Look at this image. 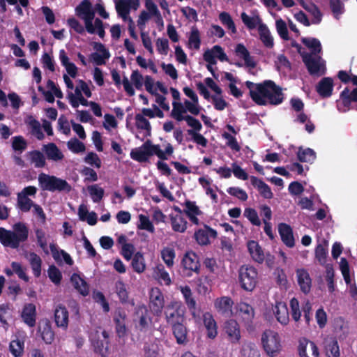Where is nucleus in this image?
Listing matches in <instances>:
<instances>
[{"label":"nucleus","instance_id":"nucleus-6","mask_svg":"<svg viewBox=\"0 0 357 357\" xmlns=\"http://www.w3.org/2000/svg\"><path fill=\"white\" fill-rule=\"evenodd\" d=\"M257 275L258 273L255 267L248 265L242 266L238 271L241 287L245 291H252L257 282Z\"/></svg>","mask_w":357,"mask_h":357},{"label":"nucleus","instance_id":"nucleus-48","mask_svg":"<svg viewBox=\"0 0 357 357\" xmlns=\"http://www.w3.org/2000/svg\"><path fill=\"white\" fill-rule=\"evenodd\" d=\"M130 4L128 0H119L116 3V10L119 17L126 20L129 15Z\"/></svg>","mask_w":357,"mask_h":357},{"label":"nucleus","instance_id":"nucleus-32","mask_svg":"<svg viewBox=\"0 0 357 357\" xmlns=\"http://www.w3.org/2000/svg\"><path fill=\"white\" fill-rule=\"evenodd\" d=\"M41 337L46 344H51L54 340V333L48 320H45L38 327Z\"/></svg>","mask_w":357,"mask_h":357},{"label":"nucleus","instance_id":"nucleus-9","mask_svg":"<svg viewBox=\"0 0 357 357\" xmlns=\"http://www.w3.org/2000/svg\"><path fill=\"white\" fill-rule=\"evenodd\" d=\"M149 308L154 315L160 316L165 305V298L158 287H153L149 291Z\"/></svg>","mask_w":357,"mask_h":357},{"label":"nucleus","instance_id":"nucleus-24","mask_svg":"<svg viewBox=\"0 0 357 357\" xmlns=\"http://www.w3.org/2000/svg\"><path fill=\"white\" fill-rule=\"evenodd\" d=\"M42 150L45 152L48 160L57 162L64 158L63 153L53 142L43 145Z\"/></svg>","mask_w":357,"mask_h":357},{"label":"nucleus","instance_id":"nucleus-40","mask_svg":"<svg viewBox=\"0 0 357 357\" xmlns=\"http://www.w3.org/2000/svg\"><path fill=\"white\" fill-rule=\"evenodd\" d=\"M297 157L301 162H309L312 163L316 159V153L310 148H306L303 149L299 148Z\"/></svg>","mask_w":357,"mask_h":357},{"label":"nucleus","instance_id":"nucleus-11","mask_svg":"<svg viewBox=\"0 0 357 357\" xmlns=\"http://www.w3.org/2000/svg\"><path fill=\"white\" fill-rule=\"evenodd\" d=\"M91 344L96 353L100 354L101 357H107L110 342L109 333L105 330L102 331L101 337L98 335L97 337H94Z\"/></svg>","mask_w":357,"mask_h":357},{"label":"nucleus","instance_id":"nucleus-55","mask_svg":"<svg viewBox=\"0 0 357 357\" xmlns=\"http://www.w3.org/2000/svg\"><path fill=\"white\" fill-rule=\"evenodd\" d=\"M188 45L195 50H199L201 45L200 33L197 28L192 27L188 38Z\"/></svg>","mask_w":357,"mask_h":357},{"label":"nucleus","instance_id":"nucleus-15","mask_svg":"<svg viewBox=\"0 0 357 357\" xmlns=\"http://www.w3.org/2000/svg\"><path fill=\"white\" fill-rule=\"evenodd\" d=\"M126 318L127 315L123 310L119 309L115 311L113 321L115 324L116 335L119 338L124 337L127 334Z\"/></svg>","mask_w":357,"mask_h":357},{"label":"nucleus","instance_id":"nucleus-5","mask_svg":"<svg viewBox=\"0 0 357 357\" xmlns=\"http://www.w3.org/2000/svg\"><path fill=\"white\" fill-rule=\"evenodd\" d=\"M181 266V274L184 278L192 277L194 273L199 274L201 267L199 257L192 250L188 251L184 254Z\"/></svg>","mask_w":357,"mask_h":357},{"label":"nucleus","instance_id":"nucleus-63","mask_svg":"<svg viewBox=\"0 0 357 357\" xmlns=\"http://www.w3.org/2000/svg\"><path fill=\"white\" fill-rule=\"evenodd\" d=\"M84 162L96 168H100L102 162L98 155L94 152H89L84 158Z\"/></svg>","mask_w":357,"mask_h":357},{"label":"nucleus","instance_id":"nucleus-52","mask_svg":"<svg viewBox=\"0 0 357 357\" xmlns=\"http://www.w3.org/2000/svg\"><path fill=\"white\" fill-rule=\"evenodd\" d=\"M219 19L221 23L231 31L232 33H236L237 31L236 25L229 13L227 12H222L219 15Z\"/></svg>","mask_w":357,"mask_h":357},{"label":"nucleus","instance_id":"nucleus-51","mask_svg":"<svg viewBox=\"0 0 357 357\" xmlns=\"http://www.w3.org/2000/svg\"><path fill=\"white\" fill-rule=\"evenodd\" d=\"M305 10L310 13L313 17V19L312 20V24H318L321 22L322 20V14L317 5L312 2H310L309 6L307 7H305Z\"/></svg>","mask_w":357,"mask_h":357},{"label":"nucleus","instance_id":"nucleus-26","mask_svg":"<svg viewBox=\"0 0 357 357\" xmlns=\"http://www.w3.org/2000/svg\"><path fill=\"white\" fill-rule=\"evenodd\" d=\"M320 57H313L312 54L305 53L303 55V61L311 75H317L320 70Z\"/></svg>","mask_w":357,"mask_h":357},{"label":"nucleus","instance_id":"nucleus-29","mask_svg":"<svg viewBox=\"0 0 357 357\" xmlns=\"http://www.w3.org/2000/svg\"><path fill=\"white\" fill-rule=\"evenodd\" d=\"M203 321L207 331V337L211 339L215 338L218 335V327L213 315L209 312L204 314Z\"/></svg>","mask_w":357,"mask_h":357},{"label":"nucleus","instance_id":"nucleus-38","mask_svg":"<svg viewBox=\"0 0 357 357\" xmlns=\"http://www.w3.org/2000/svg\"><path fill=\"white\" fill-rule=\"evenodd\" d=\"M29 261L34 276L38 278L41 274V258L36 253L31 252L29 253Z\"/></svg>","mask_w":357,"mask_h":357},{"label":"nucleus","instance_id":"nucleus-53","mask_svg":"<svg viewBox=\"0 0 357 357\" xmlns=\"http://www.w3.org/2000/svg\"><path fill=\"white\" fill-rule=\"evenodd\" d=\"M301 41L307 47L312 50L314 54L321 51V43L315 38H302Z\"/></svg>","mask_w":357,"mask_h":357},{"label":"nucleus","instance_id":"nucleus-28","mask_svg":"<svg viewBox=\"0 0 357 357\" xmlns=\"http://www.w3.org/2000/svg\"><path fill=\"white\" fill-rule=\"evenodd\" d=\"M247 247L253 260L261 264L264 260V254L258 242L252 240L249 241L247 243Z\"/></svg>","mask_w":357,"mask_h":357},{"label":"nucleus","instance_id":"nucleus-35","mask_svg":"<svg viewBox=\"0 0 357 357\" xmlns=\"http://www.w3.org/2000/svg\"><path fill=\"white\" fill-rule=\"evenodd\" d=\"M241 17L245 26L250 30L255 29L257 26L259 27L260 24H264L262 23L261 19L259 15L251 17L245 12H243Z\"/></svg>","mask_w":357,"mask_h":357},{"label":"nucleus","instance_id":"nucleus-46","mask_svg":"<svg viewBox=\"0 0 357 357\" xmlns=\"http://www.w3.org/2000/svg\"><path fill=\"white\" fill-rule=\"evenodd\" d=\"M87 190L93 202L95 203L100 202L104 197V189L97 184L89 185Z\"/></svg>","mask_w":357,"mask_h":357},{"label":"nucleus","instance_id":"nucleus-34","mask_svg":"<svg viewBox=\"0 0 357 357\" xmlns=\"http://www.w3.org/2000/svg\"><path fill=\"white\" fill-rule=\"evenodd\" d=\"M70 282L73 287L82 295L86 296L89 294V287L86 281L79 275L73 273L70 278Z\"/></svg>","mask_w":357,"mask_h":357},{"label":"nucleus","instance_id":"nucleus-7","mask_svg":"<svg viewBox=\"0 0 357 357\" xmlns=\"http://www.w3.org/2000/svg\"><path fill=\"white\" fill-rule=\"evenodd\" d=\"M165 313L167 323L171 326L185 322V310L177 302L168 305Z\"/></svg>","mask_w":357,"mask_h":357},{"label":"nucleus","instance_id":"nucleus-31","mask_svg":"<svg viewBox=\"0 0 357 357\" xmlns=\"http://www.w3.org/2000/svg\"><path fill=\"white\" fill-rule=\"evenodd\" d=\"M258 32L259 39L264 45L269 49L273 48L274 46L273 37L271 36L268 26L265 24H260L258 28Z\"/></svg>","mask_w":357,"mask_h":357},{"label":"nucleus","instance_id":"nucleus-17","mask_svg":"<svg viewBox=\"0 0 357 357\" xmlns=\"http://www.w3.org/2000/svg\"><path fill=\"white\" fill-rule=\"evenodd\" d=\"M54 321L57 327L67 329L69 321V313L63 304L57 305L54 312Z\"/></svg>","mask_w":357,"mask_h":357},{"label":"nucleus","instance_id":"nucleus-47","mask_svg":"<svg viewBox=\"0 0 357 357\" xmlns=\"http://www.w3.org/2000/svg\"><path fill=\"white\" fill-rule=\"evenodd\" d=\"M30 155L31 162L34 165L36 168L44 167L46 165L44 155L38 150H34L29 153Z\"/></svg>","mask_w":357,"mask_h":357},{"label":"nucleus","instance_id":"nucleus-18","mask_svg":"<svg viewBox=\"0 0 357 357\" xmlns=\"http://www.w3.org/2000/svg\"><path fill=\"white\" fill-rule=\"evenodd\" d=\"M278 233L282 243L288 248H293L295 245V239L291 227L284 222L278 225Z\"/></svg>","mask_w":357,"mask_h":357},{"label":"nucleus","instance_id":"nucleus-42","mask_svg":"<svg viewBox=\"0 0 357 357\" xmlns=\"http://www.w3.org/2000/svg\"><path fill=\"white\" fill-rule=\"evenodd\" d=\"M131 265L133 270L137 273H143L145 271V260L142 252H137L134 255L132 259Z\"/></svg>","mask_w":357,"mask_h":357},{"label":"nucleus","instance_id":"nucleus-8","mask_svg":"<svg viewBox=\"0 0 357 357\" xmlns=\"http://www.w3.org/2000/svg\"><path fill=\"white\" fill-rule=\"evenodd\" d=\"M133 322L135 328L140 332H146L150 324L151 318L149 316V310L144 305H139L135 307Z\"/></svg>","mask_w":357,"mask_h":357},{"label":"nucleus","instance_id":"nucleus-39","mask_svg":"<svg viewBox=\"0 0 357 357\" xmlns=\"http://www.w3.org/2000/svg\"><path fill=\"white\" fill-rule=\"evenodd\" d=\"M171 225L174 231L183 233L187 229V221L181 215L171 216Z\"/></svg>","mask_w":357,"mask_h":357},{"label":"nucleus","instance_id":"nucleus-37","mask_svg":"<svg viewBox=\"0 0 357 357\" xmlns=\"http://www.w3.org/2000/svg\"><path fill=\"white\" fill-rule=\"evenodd\" d=\"M154 273L155 275L156 279L160 284H164L167 286L171 284V278L168 272L165 269L163 265H158L154 269Z\"/></svg>","mask_w":357,"mask_h":357},{"label":"nucleus","instance_id":"nucleus-12","mask_svg":"<svg viewBox=\"0 0 357 357\" xmlns=\"http://www.w3.org/2000/svg\"><path fill=\"white\" fill-rule=\"evenodd\" d=\"M233 305L234 301L229 296H221L214 301V307L217 312L226 318L232 316Z\"/></svg>","mask_w":357,"mask_h":357},{"label":"nucleus","instance_id":"nucleus-45","mask_svg":"<svg viewBox=\"0 0 357 357\" xmlns=\"http://www.w3.org/2000/svg\"><path fill=\"white\" fill-rule=\"evenodd\" d=\"M50 248L52 252V257L56 261H58L60 259L59 254L61 253L63 257V261L66 262V264L70 266L73 264V260L70 256V255L63 250L59 251L56 245H55L54 243H50Z\"/></svg>","mask_w":357,"mask_h":357},{"label":"nucleus","instance_id":"nucleus-61","mask_svg":"<svg viewBox=\"0 0 357 357\" xmlns=\"http://www.w3.org/2000/svg\"><path fill=\"white\" fill-rule=\"evenodd\" d=\"M244 215L250 222L255 226H260L261 221L259 218L258 214L255 209L252 208H247L244 211Z\"/></svg>","mask_w":357,"mask_h":357},{"label":"nucleus","instance_id":"nucleus-23","mask_svg":"<svg viewBox=\"0 0 357 357\" xmlns=\"http://www.w3.org/2000/svg\"><path fill=\"white\" fill-rule=\"evenodd\" d=\"M276 319L282 325H287L289 321V311L284 302H276L273 309Z\"/></svg>","mask_w":357,"mask_h":357},{"label":"nucleus","instance_id":"nucleus-49","mask_svg":"<svg viewBox=\"0 0 357 357\" xmlns=\"http://www.w3.org/2000/svg\"><path fill=\"white\" fill-rule=\"evenodd\" d=\"M173 109L172 110L171 116L177 121L184 120L185 116H183V113L186 112L185 107L181 102L174 101L172 102Z\"/></svg>","mask_w":357,"mask_h":357},{"label":"nucleus","instance_id":"nucleus-22","mask_svg":"<svg viewBox=\"0 0 357 357\" xmlns=\"http://www.w3.org/2000/svg\"><path fill=\"white\" fill-rule=\"evenodd\" d=\"M297 281L301 290L305 294H308L311 290L312 279L308 272L304 269H298L296 271Z\"/></svg>","mask_w":357,"mask_h":357},{"label":"nucleus","instance_id":"nucleus-54","mask_svg":"<svg viewBox=\"0 0 357 357\" xmlns=\"http://www.w3.org/2000/svg\"><path fill=\"white\" fill-rule=\"evenodd\" d=\"M116 293L121 303H126L128 301V292L126 289V284L122 281L116 282Z\"/></svg>","mask_w":357,"mask_h":357},{"label":"nucleus","instance_id":"nucleus-50","mask_svg":"<svg viewBox=\"0 0 357 357\" xmlns=\"http://www.w3.org/2000/svg\"><path fill=\"white\" fill-rule=\"evenodd\" d=\"M24 341L17 338L10 342L9 349L15 357H20L24 353Z\"/></svg>","mask_w":357,"mask_h":357},{"label":"nucleus","instance_id":"nucleus-59","mask_svg":"<svg viewBox=\"0 0 357 357\" xmlns=\"http://www.w3.org/2000/svg\"><path fill=\"white\" fill-rule=\"evenodd\" d=\"M28 124L31 129V134L34 135L38 140H43L45 137V135L41 130L39 121L35 119H30Z\"/></svg>","mask_w":357,"mask_h":357},{"label":"nucleus","instance_id":"nucleus-1","mask_svg":"<svg viewBox=\"0 0 357 357\" xmlns=\"http://www.w3.org/2000/svg\"><path fill=\"white\" fill-rule=\"evenodd\" d=\"M245 85L250 90L252 100L258 105H278L283 102L284 94L282 89L272 80H265L262 83L255 84L246 81Z\"/></svg>","mask_w":357,"mask_h":357},{"label":"nucleus","instance_id":"nucleus-21","mask_svg":"<svg viewBox=\"0 0 357 357\" xmlns=\"http://www.w3.org/2000/svg\"><path fill=\"white\" fill-rule=\"evenodd\" d=\"M333 79L326 77L322 78L316 86V91L323 98H327L332 96L333 91Z\"/></svg>","mask_w":357,"mask_h":357},{"label":"nucleus","instance_id":"nucleus-36","mask_svg":"<svg viewBox=\"0 0 357 357\" xmlns=\"http://www.w3.org/2000/svg\"><path fill=\"white\" fill-rule=\"evenodd\" d=\"M135 119L137 128L145 130L144 137H150L151 135L150 122L141 114H137Z\"/></svg>","mask_w":357,"mask_h":357},{"label":"nucleus","instance_id":"nucleus-10","mask_svg":"<svg viewBox=\"0 0 357 357\" xmlns=\"http://www.w3.org/2000/svg\"><path fill=\"white\" fill-rule=\"evenodd\" d=\"M236 314L241 319L245 327L248 330L253 326L255 310L250 305L241 302L236 306Z\"/></svg>","mask_w":357,"mask_h":357},{"label":"nucleus","instance_id":"nucleus-16","mask_svg":"<svg viewBox=\"0 0 357 357\" xmlns=\"http://www.w3.org/2000/svg\"><path fill=\"white\" fill-rule=\"evenodd\" d=\"M217 231L205 225L203 229H199L195 232L194 237L199 245H206L210 243V238L217 237Z\"/></svg>","mask_w":357,"mask_h":357},{"label":"nucleus","instance_id":"nucleus-20","mask_svg":"<svg viewBox=\"0 0 357 357\" xmlns=\"http://www.w3.org/2000/svg\"><path fill=\"white\" fill-rule=\"evenodd\" d=\"M21 317L28 326L34 327L36 323V307L33 303H26L24 305Z\"/></svg>","mask_w":357,"mask_h":357},{"label":"nucleus","instance_id":"nucleus-41","mask_svg":"<svg viewBox=\"0 0 357 357\" xmlns=\"http://www.w3.org/2000/svg\"><path fill=\"white\" fill-rule=\"evenodd\" d=\"M326 354L328 357H339L340 348L337 340L331 337L326 342Z\"/></svg>","mask_w":357,"mask_h":357},{"label":"nucleus","instance_id":"nucleus-25","mask_svg":"<svg viewBox=\"0 0 357 357\" xmlns=\"http://www.w3.org/2000/svg\"><path fill=\"white\" fill-rule=\"evenodd\" d=\"M250 181L252 185L257 188L259 194L264 199H270L273 197V194L271 188L262 180L256 176H250Z\"/></svg>","mask_w":357,"mask_h":357},{"label":"nucleus","instance_id":"nucleus-14","mask_svg":"<svg viewBox=\"0 0 357 357\" xmlns=\"http://www.w3.org/2000/svg\"><path fill=\"white\" fill-rule=\"evenodd\" d=\"M298 351L300 357H319V352L316 344L305 338L299 341Z\"/></svg>","mask_w":357,"mask_h":357},{"label":"nucleus","instance_id":"nucleus-30","mask_svg":"<svg viewBox=\"0 0 357 357\" xmlns=\"http://www.w3.org/2000/svg\"><path fill=\"white\" fill-rule=\"evenodd\" d=\"M173 335L176 338V343L185 345L188 343V331L184 323L172 326Z\"/></svg>","mask_w":357,"mask_h":357},{"label":"nucleus","instance_id":"nucleus-33","mask_svg":"<svg viewBox=\"0 0 357 357\" xmlns=\"http://www.w3.org/2000/svg\"><path fill=\"white\" fill-rule=\"evenodd\" d=\"M340 98L343 106L349 109L352 102H357V87L351 91L347 87L344 88L340 93Z\"/></svg>","mask_w":357,"mask_h":357},{"label":"nucleus","instance_id":"nucleus-64","mask_svg":"<svg viewBox=\"0 0 357 357\" xmlns=\"http://www.w3.org/2000/svg\"><path fill=\"white\" fill-rule=\"evenodd\" d=\"M227 192L231 196L237 197L241 201H246L248 198V194L246 192L238 187H229Z\"/></svg>","mask_w":357,"mask_h":357},{"label":"nucleus","instance_id":"nucleus-60","mask_svg":"<svg viewBox=\"0 0 357 357\" xmlns=\"http://www.w3.org/2000/svg\"><path fill=\"white\" fill-rule=\"evenodd\" d=\"M48 276L51 281L55 284H60L62 280V275L61 271L54 265L50 266L48 268Z\"/></svg>","mask_w":357,"mask_h":357},{"label":"nucleus","instance_id":"nucleus-56","mask_svg":"<svg viewBox=\"0 0 357 357\" xmlns=\"http://www.w3.org/2000/svg\"><path fill=\"white\" fill-rule=\"evenodd\" d=\"M68 149L74 153H79L85 151L86 147L83 142L76 137L70 139L67 142Z\"/></svg>","mask_w":357,"mask_h":357},{"label":"nucleus","instance_id":"nucleus-58","mask_svg":"<svg viewBox=\"0 0 357 357\" xmlns=\"http://www.w3.org/2000/svg\"><path fill=\"white\" fill-rule=\"evenodd\" d=\"M34 204L33 202L29 197L22 195V193L17 195V205L22 212H28Z\"/></svg>","mask_w":357,"mask_h":357},{"label":"nucleus","instance_id":"nucleus-43","mask_svg":"<svg viewBox=\"0 0 357 357\" xmlns=\"http://www.w3.org/2000/svg\"><path fill=\"white\" fill-rule=\"evenodd\" d=\"M176 252L174 248L165 247L161 250V258L169 268L174 266Z\"/></svg>","mask_w":357,"mask_h":357},{"label":"nucleus","instance_id":"nucleus-3","mask_svg":"<svg viewBox=\"0 0 357 357\" xmlns=\"http://www.w3.org/2000/svg\"><path fill=\"white\" fill-rule=\"evenodd\" d=\"M38 180L39 186L43 190L69 192L72 190L71 185L66 180L55 176L40 173Z\"/></svg>","mask_w":357,"mask_h":357},{"label":"nucleus","instance_id":"nucleus-62","mask_svg":"<svg viewBox=\"0 0 357 357\" xmlns=\"http://www.w3.org/2000/svg\"><path fill=\"white\" fill-rule=\"evenodd\" d=\"M290 307L293 319L295 321H299L301 317V312L299 307V302L297 298H293L290 300Z\"/></svg>","mask_w":357,"mask_h":357},{"label":"nucleus","instance_id":"nucleus-19","mask_svg":"<svg viewBox=\"0 0 357 357\" xmlns=\"http://www.w3.org/2000/svg\"><path fill=\"white\" fill-rule=\"evenodd\" d=\"M234 53L238 58L244 61L246 67L255 68L257 66L254 57L250 55V52L243 43H238L236 45Z\"/></svg>","mask_w":357,"mask_h":357},{"label":"nucleus","instance_id":"nucleus-13","mask_svg":"<svg viewBox=\"0 0 357 357\" xmlns=\"http://www.w3.org/2000/svg\"><path fill=\"white\" fill-rule=\"evenodd\" d=\"M224 331L228 340L231 344H238L240 342L241 335L238 323L234 319H229L225 323Z\"/></svg>","mask_w":357,"mask_h":357},{"label":"nucleus","instance_id":"nucleus-44","mask_svg":"<svg viewBox=\"0 0 357 357\" xmlns=\"http://www.w3.org/2000/svg\"><path fill=\"white\" fill-rule=\"evenodd\" d=\"M16 235V239L17 241V245H20L21 242H24L27 240L29 236L28 228L25 225L19 222L15 225L14 231Z\"/></svg>","mask_w":357,"mask_h":357},{"label":"nucleus","instance_id":"nucleus-4","mask_svg":"<svg viewBox=\"0 0 357 357\" xmlns=\"http://www.w3.org/2000/svg\"><path fill=\"white\" fill-rule=\"evenodd\" d=\"M261 344L266 354L271 357L277 356L282 349L279 334L271 330L263 333Z\"/></svg>","mask_w":357,"mask_h":357},{"label":"nucleus","instance_id":"nucleus-27","mask_svg":"<svg viewBox=\"0 0 357 357\" xmlns=\"http://www.w3.org/2000/svg\"><path fill=\"white\" fill-rule=\"evenodd\" d=\"M0 242L4 246H10L12 248H17V241L14 232L0 227Z\"/></svg>","mask_w":357,"mask_h":357},{"label":"nucleus","instance_id":"nucleus-57","mask_svg":"<svg viewBox=\"0 0 357 357\" xmlns=\"http://www.w3.org/2000/svg\"><path fill=\"white\" fill-rule=\"evenodd\" d=\"M139 223L137 225V228L142 230H146L151 233H153L155 227L153 223L151 222L149 216L144 214L139 215Z\"/></svg>","mask_w":357,"mask_h":357},{"label":"nucleus","instance_id":"nucleus-2","mask_svg":"<svg viewBox=\"0 0 357 357\" xmlns=\"http://www.w3.org/2000/svg\"><path fill=\"white\" fill-rule=\"evenodd\" d=\"M174 153L172 145L167 142L165 151L161 150L159 144H153L150 139H147L140 149L132 150L130 152V157L139 162H146L149 157L155 155L161 160H166L168 156Z\"/></svg>","mask_w":357,"mask_h":357}]
</instances>
